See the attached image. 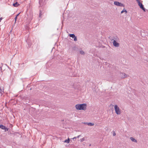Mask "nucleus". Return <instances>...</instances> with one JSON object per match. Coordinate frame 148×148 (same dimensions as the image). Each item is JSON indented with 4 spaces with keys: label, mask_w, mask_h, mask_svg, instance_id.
<instances>
[{
    "label": "nucleus",
    "mask_w": 148,
    "mask_h": 148,
    "mask_svg": "<svg viewBox=\"0 0 148 148\" xmlns=\"http://www.w3.org/2000/svg\"><path fill=\"white\" fill-rule=\"evenodd\" d=\"M19 13L18 14L16 15V16H17H17L19 15Z\"/></svg>",
    "instance_id": "nucleus-23"
},
{
    "label": "nucleus",
    "mask_w": 148,
    "mask_h": 148,
    "mask_svg": "<svg viewBox=\"0 0 148 148\" xmlns=\"http://www.w3.org/2000/svg\"><path fill=\"white\" fill-rule=\"evenodd\" d=\"M4 130H5V132L8 130V129L7 128H6L5 127V129Z\"/></svg>",
    "instance_id": "nucleus-17"
},
{
    "label": "nucleus",
    "mask_w": 148,
    "mask_h": 148,
    "mask_svg": "<svg viewBox=\"0 0 148 148\" xmlns=\"http://www.w3.org/2000/svg\"><path fill=\"white\" fill-rule=\"evenodd\" d=\"M18 3L17 2H16L15 3L13 4V5L14 7H17L19 5Z\"/></svg>",
    "instance_id": "nucleus-11"
},
{
    "label": "nucleus",
    "mask_w": 148,
    "mask_h": 148,
    "mask_svg": "<svg viewBox=\"0 0 148 148\" xmlns=\"http://www.w3.org/2000/svg\"><path fill=\"white\" fill-rule=\"evenodd\" d=\"M112 40H113V44L114 46L116 47H118L119 46V39L118 38H114Z\"/></svg>",
    "instance_id": "nucleus-2"
},
{
    "label": "nucleus",
    "mask_w": 148,
    "mask_h": 148,
    "mask_svg": "<svg viewBox=\"0 0 148 148\" xmlns=\"http://www.w3.org/2000/svg\"><path fill=\"white\" fill-rule=\"evenodd\" d=\"M138 2V5L140 7V8H141L144 11H145V9L144 8L143 5L142 3H141L139 0H136Z\"/></svg>",
    "instance_id": "nucleus-5"
},
{
    "label": "nucleus",
    "mask_w": 148,
    "mask_h": 148,
    "mask_svg": "<svg viewBox=\"0 0 148 148\" xmlns=\"http://www.w3.org/2000/svg\"><path fill=\"white\" fill-rule=\"evenodd\" d=\"M81 136V135H79L78 136L76 137V138H79L80 137V136Z\"/></svg>",
    "instance_id": "nucleus-19"
},
{
    "label": "nucleus",
    "mask_w": 148,
    "mask_h": 148,
    "mask_svg": "<svg viewBox=\"0 0 148 148\" xmlns=\"http://www.w3.org/2000/svg\"><path fill=\"white\" fill-rule=\"evenodd\" d=\"M120 76L121 78H125L127 77V75L124 73H121L120 74Z\"/></svg>",
    "instance_id": "nucleus-7"
},
{
    "label": "nucleus",
    "mask_w": 148,
    "mask_h": 148,
    "mask_svg": "<svg viewBox=\"0 0 148 148\" xmlns=\"http://www.w3.org/2000/svg\"><path fill=\"white\" fill-rule=\"evenodd\" d=\"M0 127L3 130H4L5 129V127L2 125H0Z\"/></svg>",
    "instance_id": "nucleus-13"
},
{
    "label": "nucleus",
    "mask_w": 148,
    "mask_h": 148,
    "mask_svg": "<svg viewBox=\"0 0 148 148\" xmlns=\"http://www.w3.org/2000/svg\"><path fill=\"white\" fill-rule=\"evenodd\" d=\"M17 18V16H16V17L15 18V22L16 21V19Z\"/></svg>",
    "instance_id": "nucleus-20"
},
{
    "label": "nucleus",
    "mask_w": 148,
    "mask_h": 148,
    "mask_svg": "<svg viewBox=\"0 0 148 148\" xmlns=\"http://www.w3.org/2000/svg\"><path fill=\"white\" fill-rule=\"evenodd\" d=\"M69 36L74 39V40L75 41H77V38L74 34H69Z\"/></svg>",
    "instance_id": "nucleus-6"
},
{
    "label": "nucleus",
    "mask_w": 148,
    "mask_h": 148,
    "mask_svg": "<svg viewBox=\"0 0 148 148\" xmlns=\"http://www.w3.org/2000/svg\"><path fill=\"white\" fill-rule=\"evenodd\" d=\"M114 109L115 113L117 114L120 115L121 114L122 112L121 110L117 105H115L114 106Z\"/></svg>",
    "instance_id": "nucleus-3"
},
{
    "label": "nucleus",
    "mask_w": 148,
    "mask_h": 148,
    "mask_svg": "<svg viewBox=\"0 0 148 148\" xmlns=\"http://www.w3.org/2000/svg\"><path fill=\"white\" fill-rule=\"evenodd\" d=\"M87 105L86 103L77 104L75 105V108L77 110H85L86 109Z\"/></svg>",
    "instance_id": "nucleus-1"
},
{
    "label": "nucleus",
    "mask_w": 148,
    "mask_h": 148,
    "mask_svg": "<svg viewBox=\"0 0 148 148\" xmlns=\"http://www.w3.org/2000/svg\"><path fill=\"white\" fill-rule=\"evenodd\" d=\"M85 124H86L89 126H93L94 125V124L93 123H86Z\"/></svg>",
    "instance_id": "nucleus-10"
},
{
    "label": "nucleus",
    "mask_w": 148,
    "mask_h": 148,
    "mask_svg": "<svg viewBox=\"0 0 148 148\" xmlns=\"http://www.w3.org/2000/svg\"><path fill=\"white\" fill-rule=\"evenodd\" d=\"M85 140V138H81L80 139V141L81 142H82Z\"/></svg>",
    "instance_id": "nucleus-15"
},
{
    "label": "nucleus",
    "mask_w": 148,
    "mask_h": 148,
    "mask_svg": "<svg viewBox=\"0 0 148 148\" xmlns=\"http://www.w3.org/2000/svg\"><path fill=\"white\" fill-rule=\"evenodd\" d=\"M130 140L133 142L136 143L137 142V140L134 138L131 137L130 138Z\"/></svg>",
    "instance_id": "nucleus-8"
},
{
    "label": "nucleus",
    "mask_w": 148,
    "mask_h": 148,
    "mask_svg": "<svg viewBox=\"0 0 148 148\" xmlns=\"http://www.w3.org/2000/svg\"><path fill=\"white\" fill-rule=\"evenodd\" d=\"M79 52L80 53L81 55H84L85 54L84 52L81 50H79Z\"/></svg>",
    "instance_id": "nucleus-9"
},
{
    "label": "nucleus",
    "mask_w": 148,
    "mask_h": 148,
    "mask_svg": "<svg viewBox=\"0 0 148 148\" xmlns=\"http://www.w3.org/2000/svg\"><path fill=\"white\" fill-rule=\"evenodd\" d=\"M70 141V140L69 139V138L68 139L66 140H65L64 141V143H69Z\"/></svg>",
    "instance_id": "nucleus-12"
},
{
    "label": "nucleus",
    "mask_w": 148,
    "mask_h": 148,
    "mask_svg": "<svg viewBox=\"0 0 148 148\" xmlns=\"http://www.w3.org/2000/svg\"><path fill=\"white\" fill-rule=\"evenodd\" d=\"M2 18H0V22H1V21L2 20Z\"/></svg>",
    "instance_id": "nucleus-22"
},
{
    "label": "nucleus",
    "mask_w": 148,
    "mask_h": 148,
    "mask_svg": "<svg viewBox=\"0 0 148 148\" xmlns=\"http://www.w3.org/2000/svg\"><path fill=\"white\" fill-rule=\"evenodd\" d=\"M116 135V133H115V132H113V136H115Z\"/></svg>",
    "instance_id": "nucleus-18"
},
{
    "label": "nucleus",
    "mask_w": 148,
    "mask_h": 148,
    "mask_svg": "<svg viewBox=\"0 0 148 148\" xmlns=\"http://www.w3.org/2000/svg\"><path fill=\"white\" fill-rule=\"evenodd\" d=\"M124 12H125L126 13H127V11L125 9H124L122 11H121V13H123Z\"/></svg>",
    "instance_id": "nucleus-14"
},
{
    "label": "nucleus",
    "mask_w": 148,
    "mask_h": 148,
    "mask_svg": "<svg viewBox=\"0 0 148 148\" xmlns=\"http://www.w3.org/2000/svg\"><path fill=\"white\" fill-rule=\"evenodd\" d=\"M1 66H0V71H1L2 72V66L3 64H1Z\"/></svg>",
    "instance_id": "nucleus-16"
},
{
    "label": "nucleus",
    "mask_w": 148,
    "mask_h": 148,
    "mask_svg": "<svg viewBox=\"0 0 148 148\" xmlns=\"http://www.w3.org/2000/svg\"><path fill=\"white\" fill-rule=\"evenodd\" d=\"M76 137H74V138H73V139H76Z\"/></svg>",
    "instance_id": "nucleus-21"
},
{
    "label": "nucleus",
    "mask_w": 148,
    "mask_h": 148,
    "mask_svg": "<svg viewBox=\"0 0 148 148\" xmlns=\"http://www.w3.org/2000/svg\"><path fill=\"white\" fill-rule=\"evenodd\" d=\"M114 5L118 6H120V7H124V5L122 3H120L119 2L117 1H115L114 2Z\"/></svg>",
    "instance_id": "nucleus-4"
}]
</instances>
